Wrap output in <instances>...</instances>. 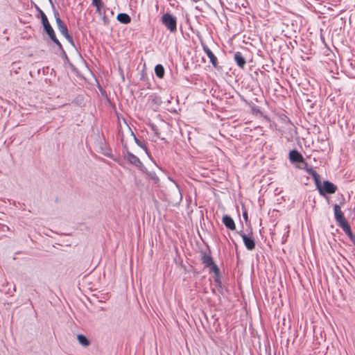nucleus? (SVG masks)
<instances>
[{
	"label": "nucleus",
	"mask_w": 355,
	"mask_h": 355,
	"mask_svg": "<svg viewBox=\"0 0 355 355\" xmlns=\"http://www.w3.org/2000/svg\"><path fill=\"white\" fill-rule=\"evenodd\" d=\"M308 172L314 178L316 187L321 196H325L326 193L331 194L336 192L337 187L332 182L325 180L323 182V184L321 185L318 174L312 168L308 170Z\"/></svg>",
	"instance_id": "f257e3e1"
},
{
	"label": "nucleus",
	"mask_w": 355,
	"mask_h": 355,
	"mask_svg": "<svg viewBox=\"0 0 355 355\" xmlns=\"http://www.w3.org/2000/svg\"><path fill=\"white\" fill-rule=\"evenodd\" d=\"M38 11L41 16L42 24L43 25L45 32L48 34V35L49 36L51 40L55 44H56L59 48H61L62 45H61L60 42H59V40L57 39L55 32L49 22L47 17L46 16L44 12L40 8H38Z\"/></svg>",
	"instance_id": "f03ea898"
},
{
	"label": "nucleus",
	"mask_w": 355,
	"mask_h": 355,
	"mask_svg": "<svg viewBox=\"0 0 355 355\" xmlns=\"http://www.w3.org/2000/svg\"><path fill=\"white\" fill-rule=\"evenodd\" d=\"M161 21L171 33H175L177 31V20L172 15L169 13L163 15Z\"/></svg>",
	"instance_id": "7ed1b4c3"
},
{
	"label": "nucleus",
	"mask_w": 355,
	"mask_h": 355,
	"mask_svg": "<svg viewBox=\"0 0 355 355\" xmlns=\"http://www.w3.org/2000/svg\"><path fill=\"white\" fill-rule=\"evenodd\" d=\"M54 15L58 31L70 43L73 44V39L68 33L67 27L60 18L59 13L58 12H55L54 13Z\"/></svg>",
	"instance_id": "20e7f679"
},
{
	"label": "nucleus",
	"mask_w": 355,
	"mask_h": 355,
	"mask_svg": "<svg viewBox=\"0 0 355 355\" xmlns=\"http://www.w3.org/2000/svg\"><path fill=\"white\" fill-rule=\"evenodd\" d=\"M239 234L241 236V238L243 241L244 245L248 250H252L255 248V241L252 236V232L249 233L248 234H246L241 232H239Z\"/></svg>",
	"instance_id": "39448f33"
},
{
	"label": "nucleus",
	"mask_w": 355,
	"mask_h": 355,
	"mask_svg": "<svg viewBox=\"0 0 355 355\" xmlns=\"http://www.w3.org/2000/svg\"><path fill=\"white\" fill-rule=\"evenodd\" d=\"M202 263L206 266L210 268V270L216 273L218 272V266L214 263L212 258L207 254H203L202 257Z\"/></svg>",
	"instance_id": "423d86ee"
},
{
	"label": "nucleus",
	"mask_w": 355,
	"mask_h": 355,
	"mask_svg": "<svg viewBox=\"0 0 355 355\" xmlns=\"http://www.w3.org/2000/svg\"><path fill=\"white\" fill-rule=\"evenodd\" d=\"M334 211L335 219H336V222L338 223V225H340V224H343L347 221V220L345 219V218L344 216L343 211L340 209V205H338L337 204L334 205Z\"/></svg>",
	"instance_id": "0eeeda50"
},
{
	"label": "nucleus",
	"mask_w": 355,
	"mask_h": 355,
	"mask_svg": "<svg viewBox=\"0 0 355 355\" xmlns=\"http://www.w3.org/2000/svg\"><path fill=\"white\" fill-rule=\"evenodd\" d=\"M124 157L129 163L137 168H141L143 166L139 159L132 153L127 152Z\"/></svg>",
	"instance_id": "6e6552de"
},
{
	"label": "nucleus",
	"mask_w": 355,
	"mask_h": 355,
	"mask_svg": "<svg viewBox=\"0 0 355 355\" xmlns=\"http://www.w3.org/2000/svg\"><path fill=\"white\" fill-rule=\"evenodd\" d=\"M202 49L204 52L206 53L207 57L209 58V60L212 65L214 67H217L218 66V60L215 55L212 53V51L208 48L206 45H202Z\"/></svg>",
	"instance_id": "1a4fd4ad"
},
{
	"label": "nucleus",
	"mask_w": 355,
	"mask_h": 355,
	"mask_svg": "<svg viewBox=\"0 0 355 355\" xmlns=\"http://www.w3.org/2000/svg\"><path fill=\"white\" fill-rule=\"evenodd\" d=\"M289 159L291 162H304V157L295 150H293L289 153Z\"/></svg>",
	"instance_id": "9d476101"
},
{
	"label": "nucleus",
	"mask_w": 355,
	"mask_h": 355,
	"mask_svg": "<svg viewBox=\"0 0 355 355\" xmlns=\"http://www.w3.org/2000/svg\"><path fill=\"white\" fill-rule=\"evenodd\" d=\"M343 230V232L348 236V237L351 239V241H353V243L355 244V236H354L350 226L349 225L347 221L345 222L343 224H340L339 225Z\"/></svg>",
	"instance_id": "9b49d317"
},
{
	"label": "nucleus",
	"mask_w": 355,
	"mask_h": 355,
	"mask_svg": "<svg viewBox=\"0 0 355 355\" xmlns=\"http://www.w3.org/2000/svg\"><path fill=\"white\" fill-rule=\"evenodd\" d=\"M234 60L239 67L244 68L246 61L241 52L237 51L234 53Z\"/></svg>",
	"instance_id": "f8f14e48"
},
{
	"label": "nucleus",
	"mask_w": 355,
	"mask_h": 355,
	"mask_svg": "<svg viewBox=\"0 0 355 355\" xmlns=\"http://www.w3.org/2000/svg\"><path fill=\"white\" fill-rule=\"evenodd\" d=\"M222 221L227 228L231 230H234L236 229L234 221L230 216H223Z\"/></svg>",
	"instance_id": "ddd939ff"
},
{
	"label": "nucleus",
	"mask_w": 355,
	"mask_h": 355,
	"mask_svg": "<svg viewBox=\"0 0 355 355\" xmlns=\"http://www.w3.org/2000/svg\"><path fill=\"white\" fill-rule=\"evenodd\" d=\"M116 19L119 21H120L122 24H127L130 22L131 18L130 17L126 14V13H119L118 14Z\"/></svg>",
	"instance_id": "4468645a"
},
{
	"label": "nucleus",
	"mask_w": 355,
	"mask_h": 355,
	"mask_svg": "<svg viewBox=\"0 0 355 355\" xmlns=\"http://www.w3.org/2000/svg\"><path fill=\"white\" fill-rule=\"evenodd\" d=\"M155 73L158 78H162L164 76V69L163 66L162 64H157L155 67Z\"/></svg>",
	"instance_id": "2eb2a0df"
},
{
	"label": "nucleus",
	"mask_w": 355,
	"mask_h": 355,
	"mask_svg": "<svg viewBox=\"0 0 355 355\" xmlns=\"http://www.w3.org/2000/svg\"><path fill=\"white\" fill-rule=\"evenodd\" d=\"M78 342L83 346H88L89 345V342L88 339L83 335L79 334L77 336Z\"/></svg>",
	"instance_id": "dca6fc26"
},
{
	"label": "nucleus",
	"mask_w": 355,
	"mask_h": 355,
	"mask_svg": "<svg viewBox=\"0 0 355 355\" xmlns=\"http://www.w3.org/2000/svg\"><path fill=\"white\" fill-rule=\"evenodd\" d=\"M102 6L103 5H97V6H94L96 7V12L100 15H102Z\"/></svg>",
	"instance_id": "f3484780"
},
{
	"label": "nucleus",
	"mask_w": 355,
	"mask_h": 355,
	"mask_svg": "<svg viewBox=\"0 0 355 355\" xmlns=\"http://www.w3.org/2000/svg\"><path fill=\"white\" fill-rule=\"evenodd\" d=\"M135 140L136 144L138 146H139L141 148H144L145 149V150L147 151V149L145 147L143 146L141 142L138 139H137L135 137Z\"/></svg>",
	"instance_id": "a211bd4d"
},
{
	"label": "nucleus",
	"mask_w": 355,
	"mask_h": 355,
	"mask_svg": "<svg viewBox=\"0 0 355 355\" xmlns=\"http://www.w3.org/2000/svg\"><path fill=\"white\" fill-rule=\"evenodd\" d=\"M92 4L94 6L103 5L101 0H92Z\"/></svg>",
	"instance_id": "6ab92c4d"
},
{
	"label": "nucleus",
	"mask_w": 355,
	"mask_h": 355,
	"mask_svg": "<svg viewBox=\"0 0 355 355\" xmlns=\"http://www.w3.org/2000/svg\"><path fill=\"white\" fill-rule=\"evenodd\" d=\"M243 218L245 219V220H246V221L248 220V214H247V212H246V211H244V212L243 213Z\"/></svg>",
	"instance_id": "aec40b11"
},
{
	"label": "nucleus",
	"mask_w": 355,
	"mask_h": 355,
	"mask_svg": "<svg viewBox=\"0 0 355 355\" xmlns=\"http://www.w3.org/2000/svg\"><path fill=\"white\" fill-rule=\"evenodd\" d=\"M103 19L104 22H105V23H107L106 17H105V16L103 17Z\"/></svg>",
	"instance_id": "412c9836"
}]
</instances>
